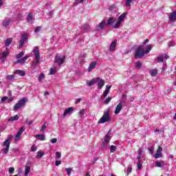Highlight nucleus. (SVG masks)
<instances>
[{
	"mask_svg": "<svg viewBox=\"0 0 176 176\" xmlns=\"http://www.w3.org/2000/svg\"><path fill=\"white\" fill-rule=\"evenodd\" d=\"M152 50V45H147L144 49L142 45H140L134 54L135 58H141L145 56V54H148Z\"/></svg>",
	"mask_w": 176,
	"mask_h": 176,
	"instance_id": "nucleus-1",
	"label": "nucleus"
},
{
	"mask_svg": "<svg viewBox=\"0 0 176 176\" xmlns=\"http://www.w3.org/2000/svg\"><path fill=\"white\" fill-rule=\"evenodd\" d=\"M32 52L34 56V61L32 63V67H34V68H36V67H38V64L41 63V53L39 52V48L38 46H36Z\"/></svg>",
	"mask_w": 176,
	"mask_h": 176,
	"instance_id": "nucleus-2",
	"label": "nucleus"
},
{
	"mask_svg": "<svg viewBox=\"0 0 176 176\" xmlns=\"http://www.w3.org/2000/svg\"><path fill=\"white\" fill-rule=\"evenodd\" d=\"M110 111H111V109H108L107 111H104L103 116L101 117V118L98 122V124L111 122V116H109Z\"/></svg>",
	"mask_w": 176,
	"mask_h": 176,
	"instance_id": "nucleus-3",
	"label": "nucleus"
},
{
	"mask_svg": "<svg viewBox=\"0 0 176 176\" xmlns=\"http://www.w3.org/2000/svg\"><path fill=\"white\" fill-rule=\"evenodd\" d=\"M27 102V98H23L18 101V102L14 106V111H17V109H20L21 107H24L25 103Z\"/></svg>",
	"mask_w": 176,
	"mask_h": 176,
	"instance_id": "nucleus-4",
	"label": "nucleus"
},
{
	"mask_svg": "<svg viewBox=\"0 0 176 176\" xmlns=\"http://www.w3.org/2000/svg\"><path fill=\"white\" fill-rule=\"evenodd\" d=\"M64 60H65V56H61L60 54H57L55 56L54 63L56 65H63L64 64Z\"/></svg>",
	"mask_w": 176,
	"mask_h": 176,
	"instance_id": "nucleus-5",
	"label": "nucleus"
},
{
	"mask_svg": "<svg viewBox=\"0 0 176 176\" xmlns=\"http://www.w3.org/2000/svg\"><path fill=\"white\" fill-rule=\"evenodd\" d=\"M127 14L126 12L122 13L119 17L115 25L113 26V28H119L120 27V24H122V21L124 20V17H126V15Z\"/></svg>",
	"mask_w": 176,
	"mask_h": 176,
	"instance_id": "nucleus-6",
	"label": "nucleus"
},
{
	"mask_svg": "<svg viewBox=\"0 0 176 176\" xmlns=\"http://www.w3.org/2000/svg\"><path fill=\"white\" fill-rule=\"evenodd\" d=\"M9 148H10V142L9 140H6L3 143L2 152L4 153H8L9 152Z\"/></svg>",
	"mask_w": 176,
	"mask_h": 176,
	"instance_id": "nucleus-7",
	"label": "nucleus"
},
{
	"mask_svg": "<svg viewBox=\"0 0 176 176\" xmlns=\"http://www.w3.org/2000/svg\"><path fill=\"white\" fill-rule=\"evenodd\" d=\"M168 23L170 24H172V23H175L176 21V10L171 13L168 14Z\"/></svg>",
	"mask_w": 176,
	"mask_h": 176,
	"instance_id": "nucleus-8",
	"label": "nucleus"
},
{
	"mask_svg": "<svg viewBox=\"0 0 176 176\" xmlns=\"http://www.w3.org/2000/svg\"><path fill=\"white\" fill-rule=\"evenodd\" d=\"M28 38V34L26 33H24L22 34L21 40L19 41V47H23V45H24V43L27 39Z\"/></svg>",
	"mask_w": 176,
	"mask_h": 176,
	"instance_id": "nucleus-9",
	"label": "nucleus"
},
{
	"mask_svg": "<svg viewBox=\"0 0 176 176\" xmlns=\"http://www.w3.org/2000/svg\"><path fill=\"white\" fill-rule=\"evenodd\" d=\"M98 79H100V77L92 78L90 80H87V85L89 86V87H91V86H94V85H96V83H97Z\"/></svg>",
	"mask_w": 176,
	"mask_h": 176,
	"instance_id": "nucleus-10",
	"label": "nucleus"
},
{
	"mask_svg": "<svg viewBox=\"0 0 176 176\" xmlns=\"http://www.w3.org/2000/svg\"><path fill=\"white\" fill-rule=\"evenodd\" d=\"M111 87V85L106 86L105 90L104 91L102 96H101V98H102V100H104V98H107V96L109 94Z\"/></svg>",
	"mask_w": 176,
	"mask_h": 176,
	"instance_id": "nucleus-11",
	"label": "nucleus"
},
{
	"mask_svg": "<svg viewBox=\"0 0 176 176\" xmlns=\"http://www.w3.org/2000/svg\"><path fill=\"white\" fill-rule=\"evenodd\" d=\"M23 133H24V127H21L18 132L16 133V135H15V138L14 140L15 141H20V138L21 137V134H23Z\"/></svg>",
	"mask_w": 176,
	"mask_h": 176,
	"instance_id": "nucleus-12",
	"label": "nucleus"
},
{
	"mask_svg": "<svg viewBox=\"0 0 176 176\" xmlns=\"http://www.w3.org/2000/svg\"><path fill=\"white\" fill-rule=\"evenodd\" d=\"M107 25V22L105 21H102L96 28V31H102L104 27Z\"/></svg>",
	"mask_w": 176,
	"mask_h": 176,
	"instance_id": "nucleus-13",
	"label": "nucleus"
},
{
	"mask_svg": "<svg viewBox=\"0 0 176 176\" xmlns=\"http://www.w3.org/2000/svg\"><path fill=\"white\" fill-rule=\"evenodd\" d=\"M96 83H98V89L99 90H101V89H102V87H104L105 85V81L99 77V79L98 80Z\"/></svg>",
	"mask_w": 176,
	"mask_h": 176,
	"instance_id": "nucleus-14",
	"label": "nucleus"
},
{
	"mask_svg": "<svg viewBox=\"0 0 176 176\" xmlns=\"http://www.w3.org/2000/svg\"><path fill=\"white\" fill-rule=\"evenodd\" d=\"M110 140H111V137H109V133H107L105 135L104 140L102 142L103 146H107V145H108V144H109Z\"/></svg>",
	"mask_w": 176,
	"mask_h": 176,
	"instance_id": "nucleus-15",
	"label": "nucleus"
},
{
	"mask_svg": "<svg viewBox=\"0 0 176 176\" xmlns=\"http://www.w3.org/2000/svg\"><path fill=\"white\" fill-rule=\"evenodd\" d=\"M28 58H30V56H25L21 59L16 60V64H22V65L25 64V61H27V60H28Z\"/></svg>",
	"mask_w": 176,
	"mask_h": 176,
	"instance_id": "nucleus-16",
	"label": "nucleus"
},
{
	"mask_svg": "<svg viewBox=\"0 0 176 176\" xmlns=\"http://www.w3.org/2000/svg\"><path fill=\"white\" fill-rule=\"evenodd\" d=\"M116 43H118V41H116V40L111 42V45H110V47H109L110 52L115 51V49H116V46H117Z\"/></svg>",
	"mask_w": 176,
	"mask_h": 176,
	"instance_id": "nucleus-17",
	"label": "nucleus"
},
{
	"mask_svg": "<svg viewBox=\"0 0 176 176\" xmlns=\"http://www.w3.org/2000/svg\"><path fill=\"white\" fill-rule=\"evenodd\" d=\"M96 65H97V62H91L88 67V72H91V71H93V69H96Z\"/></svg>",
	"mask_w": 176,
	"mask_h": 176,
	"instance_id": "nucleus-18",
	"label": "nucleus"
},
{
	"mask_svg": "<svg viewBox=\"0 0 176 176\" xmlns=\"http://www.w3.org/2000/svg\"><path fill=\"white\" fill-rule=\"evenodd\" d=\"M74 112V107H69L65 110L63 113V118H65L67 115H69V113H72Z\"/></svg>",
	"mask_w": 176,
	"mask_h": 176,
	"instance_id": "nucleus-19",
	"label": "nucleus"
},
{
	"mask_svg": "<svg viewBox=\"0 0 176 176\" xmlns=\"http://www.w3.org/2000/svg\"><path fill=\"white\" fill-rule=\"evenodd\" d=\"M12 20L10 18H6L3 21L2 25L3 27H9V24H10V22Z\"/></svg>",
	"mask_w": 176,
	"mask_h": 176,
	"instance_id": "nucleus-20",
	"label": "nucleus"
},
{
	"mask_svg": "<svg viewBox=\"0 0 176 176\" xmlns=\"http://www.w3.org/2000/svg\"><path fill=\"white\" fill-rule=\"evenodd\" d=\"M122 108H123V105H122V103H119L116 108V110L114 111V113H116V115H118V113H120V111H122Z\"/></svg>",
	"mask_w": 176,
	"mask_h": 176,
	"instance_id": "nucleus-21",
	"label": "nucleus"
},
{
	"mask_svg": "<svg viewBox=\"0 0 176 176\" xmlns=\"http://www.w3.org/2000/svg\"><path fill=\"white\" fill-rule=\"evenodd\" d=\"M14 74L15 75H19V76H25V72H24V71L20 70V69L14 71Z\"/></svg>",
	"mask_w": 176,
	"mask_h": 176,
	"instance_id": "nucleus-22",
	"label": "nucleus"
},
{
	"mask_svg": "<svg viewBox=\"0 0 176 176\" xmlns=\"http://www.w3.org/2000/svg\"><path fill=\"white\" fill-rule=\"evenodd\" d=\"M34 138H37V140H39L40 141H45V140H46L45 135L43 134L36 135H34Z\"/></svg>",
	"mask_w": 176,
	"mask_h": 176,
	"instance_id": "nucleus-23",
	"label": "nucleus"
},
{
	"mask_svg": "<svg viewBox=\"0 0 176 176\" xmlns=\"http://www.w3.org/2000/svg\"><path fill=\"white\" fill-rule=\"evenodd\" d=\"M27 21L28 23H32V21H34V17H32V14L30 13L28 14L27 16Z\"/></svg>",
	"mask_w": 176,
	"mask_h": 176,
	"instance_id": "nucleus-24",
	"label": "nucleus"
},
{
	"mask_svg": "<svg viewBox=\"0 0 176 176\" xmlns=\"http://www.w3.org/2000/svg\"><path fill=\"white\" fill-rule=\"evenodd\" d=\"M138 163H137V166H138V170H141L142 168V164L141 163V157H138Z\"/></svg>",
	"mask_w": 176,
	"mask_h": 176,
	"instance_id": "nucleus-25",
	"label": "nucleus"
},
{
	"mask_svg": "<svg viewBox=\"0 0 176 176\" xmlns=\"http://www.w3.org/2000/svg\"><path fill=\"white\" fill-rule=\"evenodd\" d=\"M30 171H31V167H30L28 166H25V173H24V175L25 176H28V174H30Z\"/></svg>",
	"mask_w": 176,
	"mask_h": 176,
	"instance_id": "nucleus-26",
	"label": "nucleus"
},
{
	"mask_svg": "<svg viewBox=\"0 0 176 176\" xmlns=\"http://www.w3.org/2000/svg\"><path fill=\"white\" fill-rule=\"evenodd\" d=\"M134 0H126L125 1V6L126 8H131V3H133V1Z\"/></svg>",
	"mask_w": 176,
	"mask_h": 176,
	"instance_id": "nucleus-27",
	"label": "nucleus"
},
{
	"mask_svg": "<svg viewBox=\"0 0 176 176\" xmlns=\"http://www.w3.org/2000/svg\"><path fill=\"white\" fill-rule=\"evenodd\" d=\"M151 76H156L157 75V69H153L150 71Z\"/></svg>",
	"mask_w": 176,
	"mask_h": 176,
	"instance_id": "nucleus-28",
	"label": "nucleus"
},
{
	"mask_svg": "<svg viewBox=\"0 0 176 176\" xmlns=\"http://www.w3.org/2000/svg\"><path fill=\"white\" fill-rule=\"evenodd\" d=\"M90 30V26L89 25V24H84L82 25V31H84L85 32H87V31H89Z\"/></svg>",
	"mask_w": 176,
	"mask_h": 176,
	"instance_id": "nucleus-29",
	"label": "nucleus"
},
{
	"mask_svg": "<svg viewBox=\"0 0 176 176\" xmlns=\"http://www.w3.org/2000/svg\"><path fill=\"white\" fill-rule=\"evenodd\" d=\"M115 21H116V19L115 18H110L107 21V25H112Z\"/></svg>",
	"mask_w": 176,
	"mask_h": 176,
	"instance_id": "nucleus-30",
	"label": "nucleus"
},
{
	"mask_svg": "<svg viewBox=\"0 0 176 176\" xmlns=\"http://www.w3.org/2000/svg\"><path fill=\"white\" fill-rule=\"evenodd\" d=\"M15 120H19V116L16 115L15 116L10 117L8 119V122H14Z\"/></svg>",
	"mask_w": 176,
	"mask_h": 176,
	"instance_id": "nucleus-31",
	"label": "nucleus"
},
{
	"mask_svg": "<svg viewBox=\"0 0 176 176\" xmlns=\"http://www.w3.org/2000/svg\"><path fill=\"white\" fill-rule=\"evenodd\" d=\"M45 155V153L42 151H39L37 152L36 157L37 159H41L43 155Z\"/></svg>",
	"mask_w": 176,
	"mask_h": 176,
	"instance_id": "nucleus-32",
	"label": "nucleus"
},
{
	"mask_svg": "<svg viewBox=\"0 0 176 176\" xmlns=\"http://www.w3.org/2000/svg\"><path fill=\"white\" fill-rule=\"evenodd\" d=\"M57 72V68L56 67H51L50 69V75H54Z\"/></svg>",
	"mask_w": 176,
	"mask_h": 176,
	"instance_id": "nucleus-33",
	"label": "nucleus"
},
{
	"mask_svg": "<svg viewBox=\"0 0 176 176\" xmlns=\"http://www.w3.org/2000/svg\"><path fill=\"white\" fill-rule=\"evenodd\" d=\"M111 100H112V97H108L104 102L103 104H105L107 105V104H109L111 102Z\"/></svg>",
	"mask_w": 176,
	"mask_h": 176,
	"instance_id": "nucleus-34",
	"label": "nucleus"
},
{
	"mask_svg": "<svg viewBox=\"0 0 176 176\" xmlns=\"http://www.w3.org/2000/svg\"><path fill=\"white\" fill-rule=\"evenodd\" d=\"M163 60H164V56H163V55H160V56L157 58V63H160V62L163 61Z\"/></svg>",
	"mask_w": 176,
	"mask_h": 176,
	"instance_id": "nucleus-35",
	"label": "nucleus"
},
{
	"mask_svg": "<svg viewBox=\"0 0 176 176\" xmlns=\"http://www.w3.org/2000/svg\"><path fill=\"white\" fill-rule=\"evenodd\" d=\"M12 38H8L7 40H6L5 42V45L6 46H9L10 45V43H12Z\"/></svg>",
	"mask_w": 176,
	"mask_h": 176,
	"instance_id": "nucleus-36",
	"label": "nucleus"
},
{
	"mask_svg": "<svg viewBox=\"0 0 176 176\" xmlns=\"http://www.w3.org/2000/svg\"><path fill=\"white\" fill-rule=\"evenodd\" d=\"M135 65L136 68H138L140 69V68L142 67V63H141L140 61H138L135 63Z\"/></svg>",
	"mask_w": 176,
	"mask_h": 176,
	"instance_id": "nucleus-37",
	"label": "nucleus"
},
{
	"mask_svg": "<svg viewBox=\"0 0 176 176\" xmlns=\"http://www.w3.org/2000/svg\"><path fill=\"white\" fill-rule=\"evenodd\" d=\"M116 151V146L111 145L110 146V152H111V153H113V152H115Z\"/></svg>",
	"mask_w": 176,
	"mask_h": 176,
	"instance_id": "nucleus-38",
	"label": "nucleus"
},
{
	"mask_svg": "<svg viewBox=\"0 0 176 176\" xmlns=\"http://www.w3.org/2000/svg\"><path fill=\"white\" fill-rule=\"evenodd\" d=\"M154 157L155 159H159L160 157H162V153H158L157 152L155 155H154Z\"/></svg>",
	"mask_w": 176,
	"mask_h": 176,
	"instance_id": "nucleus-39",
	"label": "nucleus"
},
{
	"mask_svg": "<svg viewBox=\"0 0 176 176\" xmlns=\"http://www.w3.org/2000/svg\"><path fill=\"white\" fill-rule=\"evenodd\" d=\"M24 56V52H21L19 54L16 55V58H21L22 56Z\"/></svg>",
	"mask_w": 176,
	"mask_h": 176,
	"instance_id": "nucleus-40",
	"label": "nucleus"
},
{
	"mask_svg": "<svg viewBox=\"0 0 176 176\" xmlns=\"http://www.w3.org/2000/svg\"><path fill=\"white\" fill-rule=\"evenodd\" d=\"M6 79L8 80H12L14 79V75H8L6 76Z\"/></svg>",
	"mask_w": 176,
	"mask_h": 176,
	"instance_id": "nucleus-41",
	"label": "nucleus"
},
{
	"mask_svg": "<svg viewBox=\"0 0 176 176\" xmlns=\"http://www.w3.org/2000/svg\"><path fill=\"white\" fill-rule=\"evenodd\" d=\"M9 54L8 50L6 51H4L3 53H2V57L3 58H5L6 57H8V55Z\"/></svg>",
	"mask_w": 176,
	"mask_h": 176,
	"instance_id": "nucleus-42",
	"label": "nucleus"
},
{
	"mask_svg": "<svg viewBox=\"0 0 176 176\" xmlns=\"http://www.w3.org/2000/svg\"><path fill=\"white\" fill-rule=\"evenodd\" d=\"M43 79H45V74H43V73H41L39 76H38V80L39 82H41V80H42Z\"/></svg>",
	"mask_w": 176,
	"mask_h": 176,
	"instance_id": "nucleus-43",
	"label": "nucleus"
},
{
	"mask_svg": "<svg viewBox=\"0 0 176 176\" xmlns=\"http://www.w3.org/2000/svg\"><path fill=\"white\" fill-rule=\"evenodd\" d=\"M41 30H42V27L41 26H37L34 29V32L38 33V32H39V31H41Z\"/></svg>",
	"mask_w": 176,
	"mask_h": 176,
	"instance_id": "nucleus-44",
	"label": "nucleus"
},
{
	"mask_svg": "<svg viewBox=\"0 0 176 176\" xmlns=\"http://www.w3.org/2000/svg\"><path fill=\"white\" fill-rule=\"evenodd\" d=\"M85 115V109H82L79 111V116L82 118Z\"/></svg>",
	"mask_w": 176,
	"mask_h": 176,
	"instance_id": "nucleus-45",
	"label": "nucleus"
},
{
	"mask_svg": "<svg viewBox=\"0 0 176 176\" xmlns=\"http://www.w3.org/2000/svg\"><path fill=\"white\" fill-rule=\"evenodd\" d=\"M65 170L67 173V175L71 176V173L72 172V168H66Z\"/></svg>",
	"mask_w": 176,
	"mask_h": 176,
	"instance_id": "nucleus-46",
	"label": "nucleus"
},
{
	"mask_svg": "<svg viewBox=\"0 0 176 176\" xmlns=\"http://www.w3.org/2000/svg\"><path fill=\"white\" fill-rule=\"evenodd\" d=\"M36 149H37V148H36V146H35V144L32 146V147H31L32 152H36Z\"/></svg>",
	"mask_w": 176,
	"mask_h": 176,
	"instance_id": "nucleus-47",
	"label": "nucleus"
},
{
	"mask_svg": "<svg viewBox=\"0 0 176 176\" xmlns=\"http://www.w3.org/2000/svg\"><path fill=\"white\" fill-rule=\"evenodd\" d=\"M8 172H9L10 174H13V173H14V168L10 167V168L8 169Z\"/></svg>",
	"mask_w": 176,
	"mask_h": 176,
	"instance_id": "nucleus-48",
	"label": "nucleus"
},
{
	"mask_svg": "<svg viewBox=\"0 0 176 176\" xmlns=\"http://www.w3.org/2000/svg\"><path fill=\"white\" fill-rule=\"evenodd\" d=\"M131 171H133V168L129 166L126 170L127 175H129V174H131Z\"/></svg>",
	"mask_w": 176,
	"mask_h": 176,
	"instance_id": "nucleus-49",
	"label": "nucleus"
},
{
	"mask_svg": "<svg viewBox=\"0 0 176 176\" xmlns=\"http://www.w3.org/2000/svg\"><path fill=\"white\" fill-rule=\"evenodd\" d=\"M56 156L58 157V159H61V153L58 151L56 152Z\"/></svg>",
	"mask_w": 176,
	"mask_h": 176,
	"instance_id": "nucleus-50",
	"label": "nucleus"
},
{
	"mask_svg": "<svg viewBox=\"0 0 176 176\" xmlns=\"http://www.w3.org/2000/svg\"><path fill=\"white\" fill-rule=\"evenodd\" d=\"M45 129H46V123H44L42 125L41 129L40 130H41V131H45Z\"/></svg>",
	"mask_w": 176,
	"mask_h": 176,
	"instance_id": "nucleus-51",
	"label": "nucleus"
},
{
	"mask_svg": "<svg viewBox=\"0 0 176 176\" xmlns=\"http://www.w3.org/2000/svg\"><path fill=\"white\" fill-rule=\"evenodd\" d=\"M85 0H79V1H78V0H76L75 2H74V3H75V5H78V3H83V1H84Z\"/></svg>",
	"mask_w": 176,
	"mask_h": 176,
	"instance_id": "nucleus-52",
	"label": "nucleus"
},
{
	"mask_svg": "<svg viewBox=\"0 0 176 176\" xmlns=\"http://www.w3.org/2000/svg\"><path fill=\"white\" fill-rule=\"evenodd\" d=\"M156 167H162V162H155Z\"/></svg>",
	"mask_w": 176,
	"mask_h": 176,
	"instance_id": "nucleus-53",
	"label": "nucleus"
},
{
	"mask_svg": "<svg viewBox=\"0 0 176 176\" xmlns=\"http://www.w3.org/2000/svg\"><path fill=\"white\" fill-rule=\"evenodd\" d=\"M173 46H175V43H174L173 41H170L169 42V47H171Z\"/></svg>",
	"mask_w": 176,
	"mask_h": 176,
	"instance_id": "nucleus-54",
	"label": "nucleus"
},
{
	"mask_svg": "<svg viewBox=\"0 0 176 176\" xmlns=\"http://www.w3.org/2000/svg\"><path fill=\"white\" fill-rule=\"evenodd\" d=\"M162 151H163V148H162V146H159L157 150V152L162 153Z\"/></svg>",
	"mask_w": 176,
	"mask_h": 176,
	"instance_id": "nucleus-55",
	"label": "nucleus"
},
{
	"mask_svg": "<svg viewBox=\"0 0 176 176\" xmlns=\"http://www.w3.org/2000/svg\"><path fill=\"white\" fill-rule=\"evenodd\" d=\"M51 142L52 144H56V142H57V138H52Z\"/></svg>",
	"mask_w": 176,
	"mask_h": 176,
	"instance_id": "nucleus-56",
	"label": "nucleus"
},
{
	"mask_svg": "<svg viewBox=\"0 0 176 176\" xmlns=\"http://www.w3.org/2000/svg\"><path fill=\"white\" fill-rule=\"evenodd\" d=\"M60 164H61V161H55V166H60Z\"/></svg>",
	"mask_w": 176,
	"mask_h": 176,
	"instance_id": "nucleus-57",
	"label": "nucleus"
},
{
	"mask_svg": "<svg viewBox=\"0 0 176 176\" xmlns=\"http://www.w3.org/2000/svg\"><path fill=\"white\" fill-rule=\"evenodd\" d=\"M8 100V96H4L1 98V102H5Z\"/></svg>",
	"mask_w": 176,
	"mask_h": 176,
	"instance_id": "nucleus-58",
	"label": "nucleus"
},
{
	"mask_svg": "<svg viewBox=\"0 0 176 176\" xmlns=\"http://www.w3.org/2000/svg\"><path fill=\"white\" fill-rule=\"evenodd\" d=\"M12 138H13V135H10L8 136V138L7 139V140H8V142H10V140H12Z\"/></svg>",
	"mask_w": 176,
	"mask_h": 176,
	"instance_id": "nucleus-59",
	"label": "nucleus"
},
{
	"mask_svg": "<svg viewBox=\"0 0 176 176\" xmlns=\"http://www.w3.org/2000/svg\"><path fill=\"white\" fill-rule=\"evenodd\" d=\"M142 149L140 148L139 149V157H140V156H142Z\"/></svg>",
	"mask_w": 176,
	"mask_h": 176,
	"instance_id": "nucleus-60",
	"label": "nucleus"
},
{
	"mask_svg": "<svg viewBox=\"0 0 176 176\" xmlns=\"http://www.w3.org/2000/svg\"><path fill=\"white\" fill-rule=\"evenodd\" d=\"M148 151H149L151 155H153V148H150L148 149Z\"/></svg>",
	"mask_w": 176,
	"mask_h": 176,
	"instance_id": "nucleus-61",
	"label": "nucleus"
},
{
	"mask_svg": "<svg viewBox=\"0 0 176 176\" xmlns=\"http://www.w3.org/2000/svg\"><path fill=\"white\" fill-rule=\"evenodd\" d=\"M113 9H115V5H112L109 7L110 10H112Z\"/></svg>",
	"mask_w": 176,
	"mask_h": 176,
	"instance_id": "nucleus-62",
	"label": "nucleus"
},
{
	"mask_svg": "<svg viewBox=\"0 0 176 176\" xmlns=\"http://www.w3.org/2000/svg\"><path fill=\"white\" fill-rule=\"evenodd\" d=\"M80 101H82V99L81 98H78L76 100V104H78V102H79Z\"/></svg>",
	"mask_w": 176,
	"mask_h": 176,
	"instance_id": "nucleus-63",
	"label": "nucleus"
},
{
	"mask_svg": "<svg viewBox=\"0 0 176 176\" xmlns=\"http://www.w3.org/2000/svg\"><path fill=\"white\" fill-rule=\"evenodd\" d=\"M85 176H90V173H85Z\"/></svg>",
	"mask_w": 176,
	"mask_h": 176,
	"instance_id": "nucleus-64",
	"label": "nucleus"
}]
</instances>
